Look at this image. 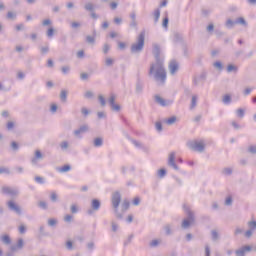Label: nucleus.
Listing matches in <instances>:
<instances>
[{"mask_svg":"<svg viewBox=\"0 0 256 256\" xmlns=\"http://www.w3.org/2000/svg\"><path fill=\"white\" fill-rule=\"evenodd\" d=\"M152 53L156 62L150 65L148 75L156 81L157 85H165V81H167V71L165 70V65H163V61L160 56L161 46H159V44H153Z\"/></svg>","mask_w":256,"mask_h":256,"instance_id":"nucleus-1","label":"nucleus"},{"mask_svg":"<svg viewBox=\"0 0 256 256\" xmlns=\"http://www.w3.org/2000/svg\"><path fill=\"white\" fill-rule=\"evenodd\" d=\"M145 47V32H141L137 38V43L132 44L131 53H141Z\"/></svg>","mask_w":256,"mask_h":256,"instance_id":"nucleus-2","label":"nucleus"},{"mask_svg":"<svg viewBox=\"0 0 256 256\" xmlns=\"http://www.w3.org/2000/svg\"><path fill=\"white\" fill-rule=\"evenodd\" d=\"M119 205H121V193L114 192L112 195V207L117 219H123V214L119 213Z\"/></svg>","mask_w":256,"mask_h":256,"instance_id":"nucleus-3","label":"nucleus"},{"mask_svg":"<svg viewBox=\"0 0 256 256\" xmlns=\"http://www.w3.org/2000/svg\"><path fill=\"white\" fill-rule=\"evenodd\" d=\"M184 210L186 211L187 218L182 222V229H189L195 223V214L187 205H184Z\"/></svg>","mask_w":256,"mask_h":256,"instance_id":"nucleus-4","label":"nucleus"},{"mask_svg":"<svg viewBox=\"0 0 256 256\" xmlns=\"http://www.w3.org/2000/svg\"><path fill=\"white\" fill-rule=\"evenodd\" d=\"M187 147L198 153H203V151H205V143L203 141H189L187 142Z\"/></svg>","mask_w":256,"mask_h":256,"instance_id":"nucleus-5","label":"nucleus"},{"mask_svg":"<svg viewBox=\"0 0 256 256\" xmlns=\"http://www.w3.org/2000/svg\"><path fill=\"white\" fill-rule=\"evenodd\" d=\"M207 81V72H202L198 76H194L192 80V84L194 87H199V85H203Z\"/></svg>","mask_w":256,"mask_h":256,"instance_id":"nucleus-6","label":"nucleus"},{"mask_svg":"<svg viewBox=\"0 0 256 256\" xmlns=\"http://www.w3.org/2000/svg\"><path fill=\"white\" fill-rule=\"evenodd\" d=\"M2 195H9L10 197H17L19 195V189L9 186H3L1 188Z\"/></svg>","mask_w":256,"mask_h":256,"instance_id":"nucleus-7","label":"nucleus"},{"mask_svg":"<svg viewBox=\"0 0 256 256\" xmlns=\"http://www.w3.org/2000/svg\"><path fill=\"white\" fill-rule=\"evenodd\" d=\"M99 209H101V201L99 199H92L91 208L87 210V213L93 215Z\"/></svg>","mask_w":256,"mask_h":256,"instance_id":"nucleus-8","label":"nucleus"},{"mask_svg":"<svg viewBox=\"0 0 256 256\" xmlns=\"http://www.w3.org/2000/svg\"><path fill=\"white\" fill-rule=\"evenodd\" d=\"M7 207L9 209V211H13V213H16V215H21V213H22L21 206H19L13 200H10L7 202Z\"/></svg>","mask_w":256,"mask_h":256,"instance_id":"nucleus-9","label":"nucleus"},{"mask_svg":"<svg viewBox=\"0 0 256 256\" xmlns=\"http://www.w3.org/2000/svg\"><path fill=\"white\" fill-rule=\"evenodd\" d=\"M89 131V125L83 124L81 125L78 129L74 130V136L77 137L78 139H81L82 135L84 133H88Z\"/></svg>","mask_w":256,"mask_h":256,"instance_id":"nucleus-10","label":"nucleus"},{"mask_svg":"<svg viewBox=\"0 0 256 256\" xmlns=\"http://www.w3.org/2000/svg\"><path fill=\"white\" fill-rule=\"evenodd\" d=\"M154 99L155 103H157L161 107H169V105H173V100H165L159 95H155Z\"/></svg>","mask_w":256,"mask_h":256,"instance_id":"nucleus-11","label":"nucleus"},{"mask_svg":"<svg viewBox=\"0 0 256 256\" xmlns=\"http://www.w3.org/2000/svg\"><path fill=\"white\" fill-rule=\"evenodd\" d=\"M168 166L175 169V171H179V166L175 163V152H171L168 157Z\"/></svg>","mask_w":256,"mask_h":256,"instance_id":"nucleus-12","label":"nucleus"},{"mask_svg":"<svg viewBox=\"0 0 256 256\" xmlns=\"http://www.w3.org/2000/svg\"><path fill=\"white\" fill-rule=\"evenodd\" d=\"M168 69L171 75H175L179 71V63L175 60L170 61Z\"/></svg>","mask_w":256,"mask_h":256,"instance_id":"nucleus-13","label":"nucleus"},{"mask_svg":"<svg viewBox=\"0 0 256 256\" xmlns=\"http://www.w3.org/2000/svg\"><path fill=\"white\" fill-rule=\"evenodd\" d=\"M143 88H144L143 81H141V79H138L136 81V84H135V93H136V95H142L143 94Z\"/></svg>","mask_w":256,"mask_h":256,"instance_id":"nucleus-14","label":"nucleus"},{"mask_svg":"<svg viewBox=\"0 0 256 256\" xmlns=\"http://www.w3.org/2000/svg\"><path fill=\"white\" fill-rule=\"evenodd\" d=\"M251 251V246H244L238 250L235 251V254L237 256H245V253Z\"/></svg>","mask_w":256,"mask_h":256,"instance_id":"nucleus-15","label":"nucleus"},{"mask_svg":"<svg viewBox=\"0 0 256 256\" xmlns=\"http://www.w3.org/2000/svg\"><path fill=\"white\" fill-rule=\"evenodd\" d=\"M197 101H199V96L197 94H193L190 102V110L193 111L195 107H197Z\"/></svg>","mask_w":256,"mask_h":256,"instance_id":"nucleus-16","label":"nucleus"},{"mask_svg":"<svg viewBox=\"0 0 256 256\" xmlns=\"http://www.w3.org/2000/svg\"><path fill=\"white\" fill-rule=\"evenodd\" d=\"M43 159V153H41V150H36L35 151V156L32 158V163L35 165L37 161Z\"/></svg>","mask_w":256,"mask_h":256,"instance_id":"nucleus-17","label":"nucleus"},{"mask_svg":"<svg viewBox=\"0 0 256 256\" xmlns=\"http://www.w3.org/2000/svg\"><path fill=\"white\" fill-rule=\"evenodd\" d=\"M6 19H8L9 21H15V19H17V12L8 11V13L6 15Z\"/></svg>","mask_w":256,"mask_h":256,"instance_id":"nucleus-18","label":"nucleus"},{"mask_svg":"<svg viewBox=\"0 0 256 256\" xmlns=\"http://www.w3.org/2000/svg\"><path fill=\"white\" fill-rule=\"evenodd\" d=\"M0 241H2L4 245H11V237H9V235L1 236Z\"/></svg>","mask_w":256,"mask_h":256,"instance_id":"nucleus-19","label":"nucleus"},{"mask_svg":"<svg viewBox=\"0 0 256 256\" xmlns=\"http://www.w3.org/2000/svg\"><path fill=\"white\" fill-rule=\"evenodd\" d=\"M227 73H237V71H239V67L233 65V64H229L227 66Z\"/></svg>","mask_w":256,"mask_h":256,"instance_id":"nucleus-20","label":"nucleus"},{"mask_svg":"<svg viewBox=\"0 0 256 256\" xmlns=\"http://www.w3.org/2000/svg\"><path fill=\"white\" fill-rule=\"evenodd\" d=\"M164 123H166V125H175V123H177V116H172L164 120Z\"/></svg>","mask_w":256,"mask_h":256,"instance_id":"nucleus-21","label":"nucleus"},{"mask_svg":"<svg viewBox=\"0 0 256 256\" xmlns=\"http://www.w3.org/2000/svg\"><path fill=\"white\" fill-rule=\"evenodd\" d=\"M85 11H89L90 13H93V11H95V5H93V3L88 2L85 4L84 6Z\"/></svg>","mask_w":256,"mask_h":256,"instance_id":"nucleus-22","label":"nucleus"},{"mask_svg":"<svg viewBox=\"0 0 256 256\" xmlns=\"http://www.w3.org/2000/svg\"><path fill=\"white\" fill-rule=\"evenodd\" d=\"M94 147H103V138L97 137L93 142Z\"/></svg>","mask_w":256,"mask_h":256,"instance_id":"nucleus-23","label":"nucleus"},{"mask_svg":"<svg viewBox=\"0 0 256 256\" xmlns=\"http://www.w3.org/2000/svg\"><path fill=\"white\" fill-rule=\"evenodd\" d=\"M236 25H243V27H247V21L243 17H239L235 21Z\"/></svg>","mask_w":256,"mask_h":256,"instance_id":"nucleus-24","label":"nucleus"},{"mask_svg":"<svg viewBox=\"0 0 256 256\" xmlns=\"http://www.w3.org/2000/svg\"><path fill=\"white\" fill-rule=\"evenodd\" d=\"M160 17H161V10L159 8H157L154 11V23H159Z\"/></svg>","mask_w":256,"mask_h":256,"instance_id":"nucleus-25","label":"nucleus"},{"mask_svg":"<svg viewBox=\"0 0 256 256\" xmlns=\"http://www.w3.org/2000/svg\"><path fill=\"white\" fill-rule=\"evenodd\" d=\"M0 175H11V170L8 167H0Z\"/></svg>","mask_w":256,"mask_h":256,"instance_id":"nucleus-26","label":"nucleus"},{"mask_svg":"<svg viewBox=\"0 0 256 256\" xmlns=\"http://www.w3.org/2000/svg\"><path fill=\"white\" fill-rule=\"evenodd\" d=\"M222 175L229 177V175H233V168L226 167L222 170Z\"/></svg>","mask_w":256,"mask_h":256,"instance_id":"nucleus-27","label":"nucleus"},{"mask_svg":"<svg viewBox=\"0 0 256 256\" xmlns=\"http://www.w3.org/2000/svg\"><path fill=\"white\" fill-rule=\"evenodd\" d=\"M132 143H133V145H135L138 149H143V150L147 151V147H145V146L143 145V143H141V142H139V141H137V140H132Z\"/></svg>","mask_w":256,"mask_h":256,"instance_id":"nucleus-28","label":"nucleus"},{"mask_svg":"<svg viewBox=\"0 0 256 256\" xmlns=\"http://www.w3.org/2000/svg\"><path fill=\"white\" fill-rule=\"evenodd\" d=\"M222 103H224V105L231 104V95L229 94L224 95L222 98Z\"/></svg>","mask_w":256,"mask_h":256,"instance_id":"nucleus-29","label":"nucleus"},{"mask_svg":"<svg viewBox=\"0 0 256 256\" xmlns=\"http://www.w3.org/2000/svg\"><path fill=\"white\" fill-rule=\"evenodd\" d=\"M60 99H61L62 103L67 102V90H61Z\"/></svg>","mask_w":256,"mask_h":256,"instance_id":"nucleus-30","label":"nucleus"},{"mask_svg":"<svg viewBox=\"0 0 256 256\" xmlns=\"http://www.w3.org/2000/svg\"><path fill=\"white\" fill-rule=\"evenodd\" d=\"M212 241H219V232L217 230L211 231Z\"/></svg>","mask_w":256,"mask_h":256,"instance_id":"nucleus-31","label":"nucleus"},{"mask_svg":"<svg viewBox=\"0 0 256 256\" xmlns=\"http://www.w3.org/2000/svg\"><path fill=\"white\" fill-rule=\"evenodd\" d=\"M57 223H58V221L55 218L48 219V227H56Z\"/></svg>","mask_w":256,"mask_h":256,"instance_id":"nucleus-32","label":"nucleus"},{"mask_svg":"<svg viewBox=\"0 0 256 256\" xmlns=\"http://www.w3.org/2000/svg\"><path fill=\"white\" fill-rule=\"evenodd\" d=\"M224 205H226V207H231V205H233V197L231 196L226 197Z\"/></svg>","mask_w":256,"mask_h":256,"instance_id":"nucleus-33","label":"nucleus"},{"mask_svg":"<svg viewBox=\"0 0 256 256\" xmlns=\"http://www.w3.org/2000/svg\"><path fill=\"white\" fill-rule=\"evenodd\" d=\"M60 149L62 151H67L69 149V142L63 141L60 143Z\"/></svg>","mask_w":256,"mask_h":256,"instance_id":"nucleus-34","label":"nucleus"},{"mask_svg":"<svg viewBox=\"0 0 256 256\" xmlns=\"http://www.w3.org/2000/svg\"><path fill=\"white\" fill-rule=\"evenodd\" d=\"M46 35H47L48 39H51L53 37V35H55V29L53 27H50L47 30Z\"/></svg>","mask_w":256,"mask_h":256,"instance_id":"nucleus-35","label":"nucleus"},{"mask_svg":"<svg viewBox=\"0 0 256 256\" xmlns=\"http://www.w3.org/2000/svg\"><path fill=\"white\" fill-rule=\"evenodd\" d=\"M6 129L8 131H13V129H15V122L13 121H8L6 124Z\"/></svg>","mask_w":256,"mask_h":256,"instance_id":"nucleus-36","label":"nucleus"},{"mask_svg":"<svg viewBox=\"0 0 256 256\" xmlns=\"http://www.w3.org/2000/svg\"><path fill=\"white\" fill-rule=\"evenodd\" d=\"M40 53H41V55H47V53H49V45L41 46L40 47Z\"/></svg>","mask_w":256,"mask_h":256,"instance_id":"nucleus-37","label":"nucleus"},{"mask_svg":"<svg viewBox=\"0 0 256 256\" xmlns=\"http://www.w3.org/2000/svg\"><path fill=\"white\" fill-rule=\"evenodd\" d=\"M98 101H99L101 107H105V105H107V102L105 101V97H103V95L98 96Z\"/></svg>","mask_w":256,"mask_h":256,"instance_id":"nucleus-38","label":"nucleus"},{"mask_svg":"<svg viewBox=\"0 0 256 256\" xmlns=\"http://www.w3.org/2000/svg\"><path fill=\"white\" fill-rule=\"evenodd\" d=\"M165 175H167V170H165V168L158 170V177L160 179H163V177H165Z\"/></svg>","mask_w":256,"mask_h":256,"instance_id":"nucleus-39","label":"nucleus"},{"mask_svg":"<svg viewBox=\"0 0 256 256\" xmlns=\"http://www.w3.org/2000/svg\"><path fill=\"white\" fill-rule=\"evenodd\" d=\"M237 117H240V119H243L245 117V110L243 108H240L236 111Z\"/></svg>","mask_w":256,"mask_h":256,"instance_id":"nucleus-40","label":"nucleus"},{"mask_svg":"<svg viewBox=\"0 0 256 256\" xmlns=\"http://www.w3.org/2000/svg\"><path fill=\"white\" fill-rule=\"evenodd\" d=\"M225 25L228 29H233V26L236 25V23L233 20L228 19Z\"/></svg>","mask_w":256,"mask_h":256,"instance_id":"nucleus-41","label":"nucleus"},{"mask_svg":"<svg viewBox=\"0 0 256 256\" xmlns=\"http://www.w3.org/2000/svg\"><path fill=\"white\" fill-rule=\"evenodd\" d=\"M248 227H249V229H250L251 231H255V229H256V221H255V220L249 221V222H248Z\"/></svg>","mask_w":256,"mask_h":256,"instance_id":"nucleus-42","label":"nucleus"},{"mask_svg":"<svg viewBox=\"0 0 256 256\" xmlns=\"http://www.w3.org/2000/svg\"><path fill=\"white\" fill-rule=\"evenodd\" d=\"M129 201L128 200H124L123 203H122V211L125 212L127 211V209H129Z\"/></svg>","mask_w":256,"mask_h":256,"instance_id":"nucleus-43","label":"nucleus"},{"mask_svg":"<svg viewBox=\"0 0 256 256\" xmlns=\"http://www.w3.org/2000/svg\"><path fill=\"white\" fill-rule=\"evenodd\" d=\"M86 42L89 43V45H94L95 37L94 36H86Z\"/></svg>","mask_w":256,"mask_h":256,"instance_id":"nucleus-44","label":"nucleus"},{"mask_svg":"<svg viewBox=\"0 0 256 256\" xmlns=\"http://www.w3.org/2000/svg\"><path fill=\"white\" fill-rule=\"evenodd\" d=\"M60 173H67V171H71L70 165H64L62 168L59 169Z\"/></svg>","mask_w":256,"mask_h":256,"instance_id":"nucleus-45","label":"nucleus"},{"mask_svg":"<svg viewBox=\"0 0 256 256\" xmlns=\"http://www.w3.org/2000/svg\"><path fill=\"white\" fill-rule=\"evenodd\" d=\"M34 181H36V183H39V185H43L45 183V179L41 176H36L34 178Z\"/></svg>","mask_w":256,"mask_h":256,"instance_id":"nucleus-46","label":"nucleus"},{"mask_svg":"<svg viewBox=\"0 0 256 256\" xmlns=\"http://www.w3.org/2000/svg\"><path fill=\"white\" fill-rule=\"evenodd\" d=\"M90 113H91V111H89V109H87V107H82V108H81V114H82L84 117H87Z\"/></svg>","mask_w":256,"mask_h":256,"instance_id":"nucleus-47","label":"nucleus"},{"mask_svg":"<svg viewBox=\"0 0 256 256\" xmlns=\"http://www.w3.org/2000/svg\"><path fill=\"white\" fill-rule=\"evenodd\" d=\"M17 247H18V249H23V247H24V245H25V243H24V241H23V238H20V239H18V241H17Z\"/></svg>","mask_w":256,"mask_h":256,"instance_id":"nucleus-48","label":"nucleus"},{"mask_svg":"<svg viewBox=\"0 0 256 256\" xmlns=\"http://www.w3.org/2000/svg\"><path fill=\"white\" fill-rule=\"evenodd\" d=\"M162 27H164V29H167V27H169V17L166 16V17L163 19Z\"/></svg>","mask_w":256,"mask_h":256,"instance_id":"nucleus-49","label":"nucleus"},{"mask_svg":"<svg viewBox=\"0 0 256 256\" xmlns=\"http://www.w3.org/2000/svg\"><path fill=\"white\" fill-rule=\"evenodd\" d=\"M64 221H65V223H71V222L73 221V215L67 214V215L64 217Z\"/></svg>","mask_w":256,"mask_h":256,"instance_id":"nucleus-50","label":"nucleus"},{"mask_svg":"<svg viewBox=\"0 0 256 256\" xmlns=\"http://www.w3.org/2000/svg\"><path fill=\"white\" fill-rule=\"evenodd\" d=\"M150 247L152 248H155V247H159V240L155 239V240H152L150 243H149Z\"/></svg>","mask_w":256,"mask_h":256,"instance_id":"nucleus-51","label":"nucleus"},{"mask_svg":"<svg viewBox=\"0 0 256 256\" xmlns=\"http://www.w3.org/2000/svg\"><path fill=\"white\" fill-rule=\"evenodd\" d=\"M111 109L112 111H116L118 113V111H121V106L119 104H112Z\"/></svg>","mask_w":256,"mask_h":256,"instance_id":"nucleus-52","label":"nucleus"},{"mask_svg":"<svg viewBox=\"0 0 256 256\" xmlns=\"http://www.w3.org/2000/svg\"><path fill=\"white\" fill-rule=\"evenodd\" d=\"M111 49V46H109V44H104L103 46V54L107 55V53H109V50Z\"/></svg>","mask_w":256,"mask_h":256,"instance_id":"nucleus-53","label":"nucleus"},{"mask_svg":"<svg viewBox=\"0 0 256 256\" xmlns=\"http://www.w3.org/2000/svg\"><path fill=\"white\" fill-rule=\"evenodd\" d=\"M113 63H114V60H113L112 58H106V60H105V65H106L107 67L113 66Z\"/></svg>","mask_w":256,"mask_h":256,"instance_id":"nucleus-54","label":"nucleus"},{"mask_svg":"<svg viewBox=\"0 0 256 256\" xmlns=\"http://www.w3.org/2000/svg\"><path fill=\"white\" fill-rule=\"evenodd\" d=\"M70 211L71 213L75 214V213H79V208H77V205L73 204L70 207Z\"/></svg>","mask_w":256,"mask_h":256,"instance_id":"nucleus-55","label":"nucleus"},{"mask_svg":"<svg viewBox=\"0 0 256 256\" xmlns=\"http://www.w3.org/2000/svg\"><path fill=\"white\" fill-rule=\"evenodd\" d=\"M61 71H62V73H63L64 75H67V73H69V71H71V67H69V66H63V67L61 68Z\"/></svg>","mask_w":256,"mask_h":256,"instance_id":"nucleus-56","label":"nucleus"},{"mask_svg":"<svg viewBox=\"0 0 256 256\" xmlns=\"http://www.w3.org/2000/svg\"><path fill=\"white\" fill-rule=\"evenodd\" d=\"M164 231L166 233V235H171L173 232L171 231V225H166L164 227Z\"/></svg>","mask_w":256,"mask_h":256,"instance_id":"nucleus-57","label":"nucleus"},{"mask_svg":"<svg viewBox=\"0 0 256 256\" xmlns=\"http://www.w3.org/2000/svg\"><path fill=\"white\" fill-rule=\"evenodd\" d=\"M111 227H112L113 233H117V231L119 229V225H117V223H115V222H112Z\"/></svg>","mask_w":256,"mask_h":256,"instance_id":"nucleus-58","label":"nucleus"},{"mask_svg":"<svg viewBox=\"0 0 256 256\" xmlns=\"http://www.w3.org/2000/svg\"><path fill=\"white\" fill-rule=\"evenodd\" d=\"M155 127H156V130L159 131V133L163 131V124H161V122H156Z\"/></svg>","mask_w":256,"mask_h":256,"instance_id":"nucleus-59","label":"nucleus"},{"mask_svg":"<svg viewBox=\"0 0 256 256\" xmlns=\"http://www.w3.org/2000/svg\"><path fill=\"white\" fill-rule=\"evenodd\" d=\"M129 27H131V29H137V20H131Z\"/></svg>","mask_w":256,"mask_h":256,"instance_id":"nucleus-60","label":"nucleus"},{"mask_svg":"<svg viewBox=\"0 0 256 256\" xmlns=\"http://www.w3.org/2000/svg\"><path fill=\"white\" fill-rule=\"evenodd\" d=\"M38 207H40L41 209H47V202L45 201H40L38 203Z\"/></svg>","mask_w":256,"mask_h":256,"instance_id":"nucleus-61","label":"nucleus"},{"mask_svg":"<svg viewBox=\"0 0 256 256\" xmlns=\"http://www.w3.org/2000/svg\"><path fill=\"white\" fill-rule=\"evenodd\" d=\"M110 107L115 104V96L112 94L108 100Z\"/></svg>","mask_w":256,"mask_h":256,"instance_id":"nucleus-62","label":"nucleus"},{"mask_svg":"<svg viewBox=\"0 0 256 256\" xmlns=\"http://www.w3.org/2000/svg\"><path fill=\"white\" fill-rule=\"evenodd\" d=\"M50 199L53 203L57 202V193L53 192L51 195H50Z\"/></svg>","mask_w":256,"mask_h":256,"instance_id":"nucleus-63","label":"nucleus"},{"mask_svg":"<svg viewBox=\"0 0 256 256\" xmlns=\"http://www.w3.org/2000/svg\"><path fill=\"white\" fill-rule=\"evenodd\" d=\"M248 151H249V153H252L253 155H255L256 154V146H250L248 148Z\"/></svg>","mask_w":256,"mask_h":256,"instance_id":"nucleus-64","label":"nucleus"}]
</instances>
